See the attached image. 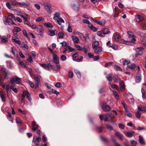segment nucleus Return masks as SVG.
<instances>
[{
	"mask_svg": "<svg viewBox=\"0 0 146 146\" xmlns=\"http://www.w3.org/2000/svg\"><path fill=\"white\" fill-rule=\"evenodd\" d=\"M15 19L14 16L11 13H9L7 17L3 16V19L4 23L6 25H15L12 21Z\"/></svg>",
	"mask_w": 146,
	"mask_h": 146,
	"instance_id": "obj_1",
	"label": "nucleus"
},
{
	"mask_svg": "<svg viewBox=\"0 0 146 146\" xmlns=\"http://www.w3.org/2000/svg\"><path fill=\"white\" fill-rule=\"evenodd\" d=\"M10 83L12 84H21V82L20 79L16 76L13 77L10 81Z\"/></svg>",
	"mask_w": 146,
	"mask_h": 146,
	"instance_id": "obj_2",
	"label": "nucleus"
},
{
	"mask_svg": "<svg viewBox=\"0 0 146 146\" xmlns=\"http://www.w3.org/2000/svg\"><path fill=\"white\" fill-rule=\"evenodd\" d=\"M72 56L73 60L77 62H82L83 58L82 56H81L80 58H78V54L77 53H74L72 55Z\"/></svg>",
	"mask_w": 146,
	"mask_h": 146,
	"instance_id": "obj_3",
	"label": "nucleus"
},
{
	"mask_svg": "<svg viewBox=\"0 0 146 146\" xmlns=\"http://www.w3.org/2000/svg\"><path fill=\"white\" fill-rule=\"evenodd\" d=\"M45 10L48 13H51V5L47 3H44L42 4Z\"/></svg>",
	"mask_w": 146,
	"mask_h": 146,
	"instance_id": "obj_4",
	"label": "nucleus"
},
{
	"mask_svg": "<svg viewBox=\"0 0 146 146\" xmlns=\"http://www.w3.org/2000/svg\"><path fill=\"white\" fill-rule=\"evenodd\" d=\"M60 15L59 13L56 12L54 14V16L53 17L54 19L55 20H60L61 22H64V20L60 17Z\"/></svg>",
	"mask_w": 146,
	"mask_h": 146,
	"instance_id": "obj_5",
	"label": "nucleus"
},
{
	"mask_svg": "<svg viewBox=\"0 0 146 146\" xmlns=\"http://www.w3.org/2000/svg\"><path fill=\"white\" fill-rule=\"evenodd\" d=\"M102 108L103 110L105 112L108 111L111 109L110 106L105 104H104L102 105Z\"/></svg>",
	"mask_w": 146,
	"mask_h": 146,
	"instance_id": "obj_6",
	"label": "nucleus"
},
{
	"mask_svg": "<svg viewBox=\"0 0 146 146\" xmlns=\"http://www.w3.org/2000/svg\"><path fill=\"white\" fill-rule=\"evenodd\" d=\"M135 41V38H133L130 41H127L123 40L122 42L124 44H126L128 45H130L134 43Z\"/></svg>",
	"mask_w": 146,
	"mask_h": 146,
	"instance_id": "obj_7",
	"label": "nucleus"
},
{
	"mask_svg": "<svg viewBox=\"0 0 146 146\" xmlns=\"http://www.w3.org/2000/svg\"><path fill=\"white\" fill-rule=\"evenodd\" d=\"M143 47H137L135 49L136 53L138 55H141L143 53Z\"/></svg>",
	"mask_w": 146,
	"mask_h": 146,
	"instance_id": "obj_8",
	"label": "nucleus"
},
{
	"mask_svg": "<svg viewBox=\"0 0 146 146\" xmlns=\"http://www.w3.org/2000/svg\"><path fill=\"white\" fill-rule=\"evenodd\" d=\"M37 31L40 35H41L43 33V29L42 26L39 25L37 28Z\"/></svg>",
	"mask_w": 146,
	"mask_h": 146,
	"instance_id": "obj_9",
	"label": "nucleus"
},
{
	"mask_svg": "<svg viewBox=\"0 0 146 146\" xmlns=\"http://www.w3.org/2000/svg\"><path fill=\"white\" fill-rule=\"evenodd\" d=\"M35 137H33V142L36 146H38L39 145L38 143L41 140V138L40 137H36V139L35 140Z\"/></svg>",
	"mask_w": 146,
	"mask_h": 146,
	"instance_id": "obj_10",
	"label": "nucleus"
},
{
	"mask_svg": "<svg viewBox=\"0 0 146 146\" xmlns=\"http://www.w3.org/2000/svg\"><path fill=\"white\" fill-rule=\"evenodd\" d=\"M53 61L56 64L59 63V58L58 57L56 54L53 55Z\"/></svg>",
	"mask_w": 146,
	"mask_h": 146,
	"instance_id": "obj_11",
	"label": "nucleus"
},
{
	"mask_svg": "<svg viewBox=\"0 0 146 146\" xmlns=\"http://www.w3.org/2000/svg\"><path fill=\"white\" fill-rule=\"evenodd\" d=\"M71 37L74 43H78L79 39L78 36H71Z\"/></svg>",
	"mask_w": 146,
	"mask_h": 146,
	"instance_id": "obj_12",
	"label": "nucleus"
},
{
	"mask_svg": "<svg viewBox=\"0 0 146 146\" xmlns=\"http://www.w3.org/2000/svg\"><path fill=\"white\" fill-rule=\"evenodd\" d=\"M102 48L101 47H98L94 48V51L95 53L98 54L102 52Z\"/></svg>",
	"mask_w": 146,
	"mask_h": 146,
	"instance_id": "obj_13",
	"label": "nucleus"
},
{
	"mask_svg": "<svg viewBox=\"0 0 146 146\" xmlns=\"http://www.w3.org/2000/svg\"><path fill=\"white\" fill-rule=\"evenodd\" d=\"M135 19L137 22H139L143 19V17L141 15H137L135 16Z\"/></svg>",
	"mask_w": 146,
	"mask_h": 146,
	"instance_id": "obj_14",
	"label": "nucleus"
},
{
	"mask_svg": "<svg viewBox=\"0 0 146 146\" xmlns=\"http://www.w3.org/2000/svg\"><path fill=\"white\" fill-rule=\"evenodd\" d=\"M80 5L79 4H73L72 5V8L75 11H78L80 8Z\"/></svg>",
	"mask_w": 146,
	"mask_h": 146,
	"instance_id": "obj_15",
	"label": "nucleus"
},
{
	"mask_svg": "<svg viewBox=\"0 0 146 146\" xmlns=\"http://www.w3.org/2000/svg\"><path fill=\"white\" fill-rule=\"evenodd\" d=\"M119 85L120 89L121 90H124L125 89V85L124 82L123 81H120L119 82Z\"/></svg>",
	"mask_w": 146,
	"mask_h": 146,
	"instance_id": "obj_16",
	"label": "nucleus"
},
{
	"mask_svg": "<svg viewBox=\"0 0 146 146\" xmlns=\"http://www.w3.org/2000/svg\"><path fill=\"white\" fill-rule=\"evenodd\" d=\"M32 125V130L33 131H35L39 127L38 125L36 124V122L35 121H33V122Z\"/></svg>",
	"mask_w": 146,
	"mask_h": 146,
	"instance_id": "obj_17",
	"label": "nucleus"
},
{
	"mask_svg": "<svg viewBox=\"0 0 146 146\" xmlns=\"http://www.w3.org/2000/svg\"><path fill=\"white\" fill-rule=\"evenodd\" d=\"M83 50L86 54H87L89 52L90 47L88 45H86L83 47Z\"/></svg>",
	"mask_w": 146,
	"mask_h": 146,
	"instance_id": "obj_18",
	"label": "nucleus"
},
{
	"mask_svg": "<svg viewBox=\"0 0 146 146\" xmlns=\"http://www.w3.org/2000/svg\"><path fill=\"white\" fill-rule=\"evenodd\" d=\"M99 43L98 41L97 40L95 41L92 44V47L94 49L98 47Z\"/></svg>",
	"mask_w": 146,
	"mask_h": 146,
	"instance_id": "obj_19",
	"label": "nucleus"
},
{
	"mask_svg": "<svg viewBox=\"0 0 146 146\" xmlns=\"http://www.w3.org/2000/svg\"><path fill=\"white\" fill-rule=\"evenodd\" d=\"M1 39V43L2 44L6 43L8 41V38L5 36H2Z\"/></svg>",
	"mask_w": 146,
	"mask_h": 146,
	"instance_id": "obj_20",
	"label": "nucleus"
},
{
	"mask_svg": "<svg viewBox=\"0 0 146 146\" xmlns=\"http://www.w3.org/2000/svg\"><path fill=\"white\" fill-rule=\"evenodd\" d=\"M106 78L109 81H111L113 80V77L111 74H109L106 75Z\"/></svg>",
	"mask_w": 146,
	"mask_h": 146,
	"instance_id": "obj_21",
	"label": "nucleus"
},
{
	"mask_svg": "<svg viewBox=\"0 0 146 146\" xmlns=\"http://www.w3.org/2000/svg\"><path fill=\"white\" fill-rule=\"evenodd\" d=\"M1 71L4 72L5 73V78H8V76L9 74V72L6 70V69L4 68H1Z\"/></svg>",
	"mask_w": 146,
	"mask_h": 146,
	"instance_id": "obj_22",
	"label": "nucleus"
},
{
	"mask_svg": "<svg viewBox=\"0 0 146 146\" xmlns=\"http://www.w3.org/2000/svg\"><path fill=\"white\" fill-rule=\"evenodd\" d=\"M134 133L135 131H128L127 132L126 135L127 137H131L133 136Z\"/></svg>",
	"mask_w": 146,
	"mask_h": 146,
	"instance_id": "obj_23",
	"label": "nucleus"
},
{
	"mask_svg": "<svg viewBox=\"0 0 146 146\" xmlns=\"http://www.w3.org/2000/svg\"><path fill=\"white\" fill-rule=\"evenodd\" d=\"M114 37L115 40L116 41H118L119 40L120 38L119 34L117 33L114 34Z\"/></svg>",
	"mask_w": 146,
	"mask_h": 146,
	"instance_id": "obj_24",
	"label": "nucleus"
},
{
	"mask_svg": "<svg viewBox=\"0 0 146 146\" xmlns=\"http://www.w3.org/2000/svg\"><path fill=\"white\" fill-rule=\"evenodd\" d=\"M140 108H138V110H137V112L135 113V116L138 119H139L141 117V113L140 112Z\"/></svg>",
	"mask_w": 146,
	"mask_h": 146,
	"instance_id": "obj_25",
	"label": "nucleus"
},
{
	"mask_svg": "<svg viewBox=\"0 0 146 146\" xmlns=\"http://www.w3.org/2000/svg\"><path fill=\"white\" fill-rule=\"evenodd\" d=\"M18 6L25 7L28 6L29 4L27 2H19Z\"/></svg>",
	"mask_w": 146,
	"mask_h": 146,
	"instance_id": "obj_26",
	"label": "nucleus"
},
{
	"mask_svg": "<svg viewBox=\"0 0 146 146\" xmlns=\"http://www.w3.org/2000/svg\"><path fill=\"white\" fill-rule=\"evenodd\" d=\"M48 34L50 36H54L55 35V31L49 30L48 32Z\"/></svg>",
	"mask_w": 146,
	"mask_h": 146,
	"instance_id": "obj_27",
	"label": "nucleus"
},
{
	"mask_svg": "<svg viewBox=\"0 0 146 146\" xmlns=\"http://www.w3.org/2000/svg\"><path fill=\"white\" fill-rule=\"evenodd\" d=\"M139 142L141 144L143 145H145V143L144 141L143 137L141 135L139 136Z\"/></svg>",
	"mask_w": 146,
	"mask_h": 146,
	"instance_id": "obj_28",
	"label": "nucleus"
},
{
	"mask_svg": "<svg viewBox=\"0 0 146 146\" xmlns=\"http://www.w3.org/2000/svg\"><path fill=\"white\" fill-rule=\"evenodd\" d=\"M106 23V21L104 19L99 20L98 25L101 26H104Z\"/></svg>",
	"mask_w": 146,
	"mask_h": 146,
	"instance_id": "obj_29",
	"label": "nucleus"
},
{
	"mask_svg": "<svg viewBox=\"0 0 146 146\" xmlns=\"http://www.w3.org/2000/svg\"><path fill=\"white\" fill-rule=\"evenodd\" d=\"M141 75L139 74L136 77L135 80L136 82L137 83H139L141 82Z\"/></svg>",
	"mask_w": 146,
	"mask_h": 146,
	"instance_id": "obj_30",
	"label": "nucleus"
},
{
	"mask_svg": "<svg viewBox=\"0 0 146 146\" xmlns=\"http://www.w3.org/2000/svg\"><path fill=\"white\" fill-rule=\"evenodd\" d=\"M21 31V29L20 28L17 27H15L13 30V32H18Z\"/></svg>",
	"mask_w": 146,
	"mask_h": 146,
	"instance_id": "obj_31",
	"label": "nucleus"
},
{
	"mask_svg": "<svg viewBox=\"0 0 146 146\" xmlns=\"http://www.w3.org/2000/svg\"><path fill=\"white\" fill-rule=\"evenodd\" d=\"M57 65L55 66H53V69L56 71H57L60 69V66L59 64V63L58 64H56Z\"/></svg>",
	"mask_w": 146,
	"mask_h": 146,
	"instance_id": "obj_32",
	"label": "nucleus"
},
{
	"mask_svg": "<svg viewBox=\"0 0 146 146\" xmlns=\"http://www.w3.org/2000/svg\"><path fill=\"white\" fill-rule=\"evenodd\" d=\"M115 134L116 136L119 137L121 139H122L123 137V135L119 132H116Z\"/></svg>",
	"mask_w": 146,
	"mask_h": 146,
	"instance_id": "obj_33",
	"label": "nucleus"
},
{
	"mask_svg": "<svg viewBox=\"0 0 146 146\" xmlns=\"http://www.w3.org/2000/svg\"><path fill=\"white\" fill-rule=\"evenodd\" d=\"M20 16L21 17L23 18V19L24 21L25 24H27L28 20L27 17H26L25 16L22 15H21Z\"/></svg>",
	"mask_w": 146,
	"mask_h": 146,
	"instance_id": "obj_34",
	"label": "nucleus"
},
{
	"mask_svg": "<svg viewBox=\"0 0 146 146\" xmlns=\"http://www.w3.org/2000/svg\"><path fill=\"white\" fill-rule=\"evenodd\" d=\"M44 25L45 26H46L47 27H48L50 29H52L53 27V26L50 23H45L44 24Z\"/></svg>",
	"mask_w": 146,
	"mask_h": 146,
	"instance_id": "obj_35",
	"label": "nucleus"
},
{
	"mask_svg": "<svg viewBox=\"0 0 146 146\" xmlns=\"http://www.w3.org/2000/svg\"><path fill=\"white\" fill-rule=\"evenodd\" d=\"M140 108L139 110L140 111H146V107H142L140 105L137 106L138 108Z\"/></svg>",
	"mask_w": 146,
	"mask_h": 146,
	"instance_id": "obj_36",
	"label": "nucleus"
},
{
	"mask_svg": "<svg viewBox=\"0 0 146 146\" xmlns=\"http://www.w3.org/2000/svg\"><path fill=\"white\" fill-rule=\"evenodd\" d=\"M113 94L114 95L115 97L117 100H118L119 96L117 92L115 91H113Z\"/></svg>",
	"mask_w": 146,
	"mask_h": 146,
	"instance_id": "obj_37",
	"label": "nucleus"
},
{
	"mask_svg": "<svg viewBox=\"0 0 146 146\" xmlns=\"http://www.w3.org/2000/svg\"><path fill=\"white\" fill-rule=\"evenodd\" d=\"M12 40L13 42H15L16 43L18 44L19 45L20 44H21V41L17 38H13V37L12 38Z\"/></svg>",
	"mask_w": 146,
	"mask_h": 146,
	"instance_id": "obj_38",
	"label": "nucleus"
},
{
	"mask_svg": "<svg viewBox=\"0 0 146 146\" xmlns=\"http://www.w3.org/2000/svg\"><path fill=\"white\" fill-rule=\"evenodd\" d=\"M114 68L117 71H121L122 70L121 67L118 65H115Z\"/></svg>",
	"mask_w": 146,
	"mask_h": 146,
	"instance_id": "obj_39",
	"label": "nucleus"
},
{
	"mask_svg": "<svg viewBox=\"0 0 146 146\" xmlns=\"http://www.w3.org/2000/svg\"><path fill=\"white\" fill-rule=\"evenodd\" d=\"M19 64L21 66L24 68H27V66L26 64L24 63L23 61H20L19 62Z\"/></svg>",
	"mask_w": 146,
	"mask_h": 146,
	"instance_id": "obj_40",
	"label": "nucleus"
},
{
	"mask_svg": "<svg viewBox=\"0 0 146 146\" xmlns=\"http://www.w3.org/2000/svg\"><path fill=\"white\" fill-rule=\"evenodd\" d=\"M0 96L3 102H4L5 100V96L3 95L2 92L0 91Z\"/></svg>",
	"mask_w": 146,
	"mask_h": 146,
	"instance_id": "obj_41",
	"label": "nucleus"
},
{
	"mask_svg": "<svg viewBox=\"0 0 146 146\" xmlns=\"http://www.w3.org/2000/svg\"><path fill=\"white\" fill-rule=\"evenodd\" d=\"M136 65L134 63L131 64L129 66V68L131 70H134L136 67Z\"/></svg>",
	"mask_w": 146,
	"mask_h": 146,
	"instance_id": "obj_42",
	"label": "nucleus"
},
{
	"mask_svg": "<svg viewBox=\"0 0 146 146\" xmlns=\"http://www.w3.org/2000/svg\"><path fill=\"white\" fill-rule=\"evenodd\" d=\"M34 80L36 82H40V78L37 75H35L34 76Z\"/></svg>",
	"mask_w": 146,
	"mask_h": 146,
	"instance_id": "obj_43",
	"label": "nucleus"
},
{
	"mask_svg": "<svg viewBox=\"0 0 146 146\" xmlns=\"http://www.w3.org/2000/svg\"><path fill=\"white\" fill-rule=\"evenodd\" d=\"M52 65L50 63H48L47 64H46V66L45 69L47 70H49L52 68Z\"/></svg>",
	"mask_w": 146,
	"mask_h": 146,
	"instance_id": "obj_44",
	"label": "nucleus"
},
{
	"mask_svg": "<svg viewBox=\"0 0 146 146\" xmlns=\"http://www.w3.org/2000/svg\"><path fill=\"white\" fill-rule=\"evenodd\" d=\"M74 71L78 78H80L81 77V74L80 72L77 70H75Z\"/></svg>",
	"mask_w": 146,
	"mask_h": 146,
	"instance_id": "obj_45",
	"label": "nucleus"
},
{
	"mask_svg": "<svg viewBox=\"0 0 146 146\" xmlns=\"http://www.w3.org/2000/svg\"><path fill=\"white\" fill-rule=\"evenodd\" d=\"M22 47L23 48V49L25 52H26L28 50V46L26 44H24L23 46H22Z\"/></svg>",
	"mask_w": 146,
	"mask_h": 146,
	"instance_id": "obj_46",
	"label": "nucleus"
},
{
	"mask_svg": "<svg viewBox=\"0 0 146 146\" xmlns=\"http://www.w3.org/2000/svg\"><path fill=\"white\" fill-rule=\"evenodd\" d=\"M44 18L42 17H39L37 18L36 20V22H39L41 21H44Z\"/></svg>",
	"mask_w": 146,
	"mask_h": 146,
	"instance_id": "obj_47",
	"label": "nucleus"
},
{
	"mask_svg": "<svg viewBox=\"0 0 146 146\" xmlns=\"http://www.w3.org/2000/svg\"><path fill=\"white\" fill-rule=\"evenodd\" d=\"M26 98L27 100L29 101H31V95L27 91V93L26 95Z\"/></svg>",
	"mask_w": 146,
	"mask_h": 146,
	"instance_id": "obj_48",
	"label": "nucleus"
},
{
	"mask_svg": "<svg viewBox=\"0 0 146 146\" xmlns=\"http://www.w3.org/2000/svg\"><path fill=\"white\" fill-rule=\"evenodd\" d=\"M103 31L104 35L108 34L110 32L109 29L107 28L104 29Z\"/></svg>",
	"mask_w": 146,
	"mask_h": 146,
	"instance_id": "obj_49",
	"label": "nucleus"
},
{
	"mask_svg": "<svg viewBox=\"0 0 146 146\" xmlns=\"http://www.w3.org/2000/svg\"><path fill=\"white\" fill-rule=\"evenodd\" d=\"M127 34L129 38H133V35L132 32L130 31H128L127 32Z\"/></svg>",
	"mask_w": 146,
	"mask_h": 146,
	"instance_id": "obj_50",
	"label": "nucleus"
},
{
	"mask_svg": "<svg viewBox=\"0 0 146 146\" xmlns=\"http://www.w3.org/2000/svg\"><path fill=\"white\" fill-rule=\"evenodd\" d=\"M6 90L7 93L10 92L11 89V86H10L9 85H7L6 86Z\"/></svg>",
	"mask_w": 146,
	"mask_h": 146,
	"instance_id": "obj_51",
	"label": "nucleus"
},
{
	"mask_svg": "<svg viewBox=\"0 0 146 146\" xmlns=\"http://www.w3.org/2000/svg\"><path fill=\"white\" fill-rule=\"evenodd\" d=\"M11 2L12 3V5L13 6H14L15 5H18L19 2H17L15 0H12Z\"/></svg>",
	"mask_w": 146,
	"mask_h": 146,
	"instance_id": "obj_52",
	"label": "nucleus"
},
{
	"mask_svg": "<svg viewBox=\"0 0 146 146\" xmlns=\"http://www.w3.org/2000/svg\"><path fill=\"white\" fill-rule=\"evenodd\" d=\"M97 35L98 36H102L104 35L103 31H98L97 32Z\"/></svg>",
	"mask_w": 146,
	"mask_h": 146,
	"instance_id": "obj_53",
	"label": "nucleus"
},
{
	"mask_svg": "<svg viewBox=\"0 0 146 146\" xmlns=\"http://www.w3.org/2000/svg\"><path fill=\"white\" fill-rule=\"evenodd\" d=\"M64 34L63 33L61 32L59 33L58 34V37L59 38H62L64 37Z\"/></svg>",
	"mask_w": 146,
	"mask_h": 146,
	"instance_id": "obj_54",
	"label": "nucleus"
},
{
	"mask_svg": "<svg viewBox=\"0 0 146 146\" xmlns=\"http://www.w3.org/2000/svg\"><path fill=\"white\" fill-rule=\"evenodd\" d=\"M137 35L140 36L141 37H143L145 36V35L143 33H141L140 32H138L137 33Z\"/></svg>",
	"mask_w": 146,
	"mask_h": 146,
	"instance_id": "obj_55",
	"label": "nucleus"
},
{
	"mask_svg": "<svg viewBox=\"0 0 146 146\" xmlns=\"http://www.w3.org/2000/svg\"><path fill=\"white\" fill-rule=\"evenodd\" d=\"M8 118L9 120L11 121L12 123H13V121H12V118L11 116V113L9 112L8 113Z\"/></svg>",
	"mask_w": 146,
	"mask_h": 146,
	"instance_id": "obj_56",
	"label": "nucleus"
},
{
	"mask_svg": "<svg viewBox=\"0 0 146 146\" xmlns=\"http://www.w3.org/2000/svg\"><path fill=\"white\" fill-rule=\"evenodd\" d=\"M23 33L24 35L26 36L27 38H29V36L25 30H23Z\"/></svg>",
	"mask_w": 146,
	"mask_h": 146,
	"instance_id": "obj_57",
	"label": "nucleus"
},
{
	"mask_svg": "<svg viewBox=\"0 0 146 146\" xmlns=\"http://www.w3.org/2000/svg\"><path fill=\"white\" fill-rule=\"evenodd\" d=\"M113 80L115 83L117 82L118 81L119 82L120 81H121L120 79L118 77L116 78L113 77Z\"/></svg>",
	"mask_w": 146,
	"mask_h": 146,
	"instance_id": "obj_58",
	"label": "nucleus"
},
{
	"mask_svg": "<svg viewBox=\"0 0 146 146\" xmlns=\"http://www.w3.org/2000/svg\"><path fill=\"white\" fill-rule=\"evenodd\" d=\"M16 50V49L13 47L11 48V53L13 54L14 56H15V51Z\"/></svg>",
	"mask_w": 146,
	"mask_h": 146,
	"instance_id": "obj_59",
	"label": "nucleus"
},
{
	"mask_svg": "<svg viewBox=\"0 0 146 146\" xmlns=\"http://www.w3.org/2000/svg\"><path fill=\"white\" fill-rule=\"evenodd\" d=\"M68 77L70 78H72L73 76V72L72 71H69L68 74Z\"/></svg>",
	"mask_w": 146,
	"mask_h": 146,
	"instance_id": "obj_60",
	"label": "nucleus"
},
{
	"mask_svg": "<svg viewBox=\"0 0 146 146\" xmlns=\"http://www.w3.org/2000/svg\"><path fill=\"white\" fill-rule=\"evenodd\" d=\"M109 45L110 47H112L114 50H116L117 48V46L116 45Z\"/></svg>",
	"mask_w": 146,
	"mask_h": 146,
	"instance_id": "obj_61",
	"label": "nucleus"
},
{
	"mask_svg": "<svg viewBox=\"0 0 146 146\" xmlns=\"http://www.w3.org/2000/svg\"><path fill=\"white\" fill-rule=\"evenodd\" d=\"M55 86L56 87L60 88L62 87V85L60 83L57 82L55 84Z\"/></svg>",
	"mask_w": 146,
	"mask_h": 146,
	"instance_id": "obj_62",
	"label": "nucleus"
},
{
	"mask_svg": "<svg viewBox=\"0 0 146 146\" xmlns=\"http://www.w3.org/2000/svg\"><path fill=\"white\" fill-rule=\"evenodd\" d=\"M60 60L63 61H65L66 60L67 58L66 56L64 55H62L60 58Z\"/></svg>",
	"mask_w": 146,
	"mask_h": 146,
	"instance_id": "obj_63",
	"label": "nucleus"
},
{
	"mask_svg": "<svg viewBox=\"0 0 146 146\" xmlns=\"http://www.w3.org/2000/svg\"><path fill=\"white\" fill-rule=\"evenodd\" d=\"M131 143L132 146H136L137 142L136 141L134 140H132L131 141Z\"/></svg>",
	"mask_w": 146,
	"mask_h": 146,
	"instance_id": "obj_64",
	"label": "nucleus"
}]
</instances>
